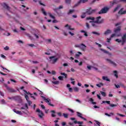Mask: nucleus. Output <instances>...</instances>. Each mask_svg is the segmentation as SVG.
Wrapping results in <instances>:
<instances>
[{
    "instance_id": "nucleus-2",
    "label": "nucleus",
    "mask_w": 126,
    "mask_h": 126,
    "mask_svg": "<svg viewBox=\"0 0 126 126\" xmlns=\"http://www.w3.org/2000/svg\"><path fill=\"white\" fill-rule=\"evenodd\" d=\"M87 19H89V20H92V21H94V22H96V23L100 24L103 23V19L101 18L100 16L97 17L95 18H94L93 17H88Z\"/></svg>"
},
{
    "instance_id": "nucleus-46",
    "label": "nucleus",
    "mask_w": 126,
    "mask_h": 126,
    "mask_svg": "<svg viewBox=\"0 0 126 126\" xmlns=\"http://www.w3.org/2000/svg\"><path fill=\"white\" fill-rule=\"evenodd\" d=\"M94 122H95V124H96V125H97L98 126H100L101 123L99 122L96 120H95Z\"/></svg>"
},
{
    "instance_id": "nucleus-48",
    "label": "nucleus",
    "mask_w": 126,
    "mask_h": 126,
    "mask_svg": "<svg viewBox=\"0 0 126 126\" xmlns=\"http://www.w3.org/2000/svg\"><path fill=\"white\" fill-rule=\"evenodd\" d=\"M58 79L59 80H63V77L62 76H60L58 77Z\"/></svg>"
},
{
    "instance_id": "nucleus-21",
    "label": "nucleus",
    "mask_w": 126,
    "mask_h": 126,
    "mask_svg": "<svg viewBox=\"0 0 126 126\" xmlns=\"http://www.w3.org/2000/svg\"><path fill=\"white\" fill-rule=\"evenodd\" d=\"M100 50L104 53L105 54H108V55H112V54L110 53L107 51L105 50V49H100Z\"/></svg>"
},
{
    "instance_id": "nucleus-35",
    "label": "nucleus",
    "mask_w": 126,
    "mask_h": 126,
    "mask_svg": "<svg viewBox=\"0 0 126 126\" xmlns=\"http://www.w3.org/2000/svg\"><path fill=\"white\" fill-rule=\"evenodd\" d=\"M120 8V6H117L114 10V12H116Z\"/></svg>"
},
{
    "instance_id": "nucleus-39",
    "label": "nucleus",
    "mask_w": 126,
    "mask_h": 126,
    "mask_svg": "<svg viewBox=\"0 0 126 126\" xmlns=\"http://www.w3.org/2000/svg\"><path fill=\"white\" fill-rule=\"evenodd\" d=\"M114 73L115 76L116 77V78H118V72H117V71H114Z\"/></svg>"
},
{
    "instance_id": "nucleus-56",
    "label": "nucleus",
    "mask_w": 126,
    "mask_h": 126,
    "mask_svg": "<svg viewBox=\"0 0 126 126\" xmlns=\"http://www.w3.org/2000/svg\"><path fill=\"white\" fill-rule=\"evenodd\" d=\"M121 25V23H118L115 24L116 27H117V26H120Z\"/></svg>"
},
{
    "instance_id": "nucleus-43",
    "label": "nucleus",
    "mask_w": 126,
    "mask_h": 126,
    "mask_svg": "<svg viewBox=\"0 0 126 126\" xmlns=\"http://www.w3.org/2000/svg\"><path fill=\"white\" fill-rule=\"evenodd\" d=\"M74 124H78V125H80V121H77L76 120L74 121Z\"/></svg>"
},
{
    "instance_id": "nucleus-55",
    "label": "nucleus",
    "mask_w": 126,
    "mask_h": 126,
    "mask_svg": "<svg viewBox=\"0 0 126 126\" xmlns=\"http://www.w3.org/2000/svg\"><path fill=\"white\" fill-rule=\"evenodd\" d=\"M63 66H68V64H67V63H64L63 64Z\"/></svg>"
},
{
    "instance_id": "nucleus-1",
    "label": "nucleus",
    "mask_w": 126,
    "mask_h": 126,
    "mask_svg": "<svg viewBox=\"0 0 126 126\" xmlns=\"http://www.w3.org/2000/svg\"><path fill=\"white\" fill-rule=\"evenodd\" d=\"M23 91L25 93V98H26V99L28 103L30 106V105L32 104V102H31V101L29 100V97H28V95H31V98H33V99H35V97H34V96L32 95V94H31V93H30L29 92H28L27 91H25V90H23Z\"/></svg>"
},
{
    "instance_id": "nucleus-23",
    "label": "nucleus",
    "mask_w": 126,
    "mask_h": 126,
    "mask_svg": "<svg viewBox=\"0 0 126 126\" xmlns=\"http://www.w3.org/2000/svg\"><path fill=\"white\" fill-rule=\"evenodd\" d=\"M81 55H82V53L80 52H77L75 54V57L76 58H79V57H80Z\"/></svg>"
},
{
    "instance_id": "nucleus-57",
    "label": "nucleus",
    "mask_w": 126,
    "mask_h": 126,
    "mask_svg": "<svg viewBox=\"0 0 126 126\" xmlns=\"http://www.w3.org/2000/svg\"><path fill=\"white\" fill-rule=\"evenodd\" d=\"M86 27H87V28H88V29H89V28H90L89 27V25L88 24V23H86Z\"/></svg>"
},
{
    "instance_id": "nucleus-64",
    "label": "nucleus",
    "mask_w": 126,
    "mask_h": 126,
    "mask_svg": "<svg viewBox=\"0 0 126 126\" xmlns=\"http://www.w3.org/2000/svg\"><path fill=\"white\" fill-rule=\"evenodd\" d=\"M52 22L53 23H58V21L56 20H54Z\"/></svg>"
},
{
    "instance_id": "nucleus-50",
    "label": "nucleus",
    "mask_w": 126,
    "mask_h": 126,
    "mask_svg": "<svg viewBox=\"0 0 126 126\" xmlns=\"http://www.w3.org/2000/svg\"><path fill=\"white\" fill-rule=\"evenodd\" d=\"M63 5H60L58 8H57L56 9H63Z\"/></svg>"
},
{
    "instance_id": "nucleus-45",
    "label": "nucleus",
    "mask_w": 126,
    "mask_h": 126,
    "mask_svg": "<svg viewBox=\"0 0 126 126\" xmlns=\"http://www.w3.org/2000/svg\"><path fill=\"white\" fill-rule=\"evenodd\" d=\"M0 103H1V104H5V100H4V99H2L0 101Z\"/></svg>"
},
{
    "instance_id": "nucleus-59",
    "label": "nucleus",
    "mask_w": 126,
    "mask_h": 126,
    "mask_svg": "<svg viewBox=\"0 0 126 126\" xmlns=\"http://www.w3.org/2000/svg\"><path fill=\"white\" fill-rule=\"evenodd\" d=\"M52 74H53V75H55L56 74V72L55 71H52L51 72Z\"/></svg>"
},
{
    "instance_id": "nucleus-30",
    "label": "nucleus",
    "mask_w": 126,
    "mask_h": 126,
    "mask_svg": "<svg viewBox=\"0 0 126 126\" xmlns=\"http://www.w3.org/2000/svg\"><path fill=\"white\" fill-rule=\"evenodd\" d=\"M48 15L51 17V18H52V19H55V16L52 15L51 13H48Z\"/></svg>"
},
{
    "instance_id": "nucleus-52",
    "label": "nucleus",
    "mask_w": 126,
    "mask_h": 126,
    "mask_svg": "<svg viewBox=\"0 0 126 126\" xmlns=\"http://www.w3.org/2000/svg\"><path fill=\"white\" fill-rule=\"evenodd\" d=\"M75 48H80V44H75Z\"/></svg>"
},
{
    "instance_id": "nucleus-62",
    "label": "nucleus",
    "mask_w": 126,
    "mask_h": 126,
    "mask_svg": "<svg viewBox=\"0 0 126 126\" xmlns=\"http://www.w3.org/2000/svg\"><path fill=\"white\" fill-rule=\"evenodd\" d=\"M1 58H2L3 59H5L6 57H5V56L3 55V54H1Z\"/></svg>"
},
{
    "instance_id": "nucleus-19",
    "label": "nucleus",
    "mask_w": 126,
    "mask_h": 126,
    "mask_svg": "<svg viewBox=\"0 0 126 126\" xmlns=\"http://www.w3.org/2000/svg\"><path fill=\"white\" fill-rule=\"evenodd\" d=\"M66 87L68 88L69 92H72V88H70V85L69 84H67Z\"/></svg>"
},
{
    "instance_id": "nucleus-4",
    "label": "nucleus",
    "mask_w": 126,
    "mask_h": 126,
    "mask_svg": "<svg viewBox=\"0 0 126 126\" xmlns=\"http://www.w3.org/2000/svg\"><path fill=\"white\" fill-rule=\"evenodd\" d=\"M49 59L51 63L55 64V63H56L59 60V57H57L56 56H53L49 57Z\"/></svg>"
},
{
    "instance_id": "nucleus-13",
    "label": "nucleus",
    "mask_w": 126,
    "mask_h": 126,
    "mask_svg": "<svg viewBox=\"0 0 126 126\" xmlns=\"http://www.w3.org/2000/svg\"><path fill=\"white\" fill-rule=\"evenodd\" d=\"M94 12H95V10H92V9L89 8L88 10H87L86 13H88V14H91Z\"/></svg>"
},
{
    "instance_id": "nucleus-41",
    "label": "nucleus",
    "mask_w": 126,
    "mask_h": 126,
    "mask_svg": "<svg viewBox=\"0 0 126 126\" xmlns=\"http://www.w3.org/2000/svg\"><path fill=\"white\" fill-rule=\"evenodd\" d=\"M52 83H53L54 84H59V83H60V82L59 81H52Z\"/></svg>"
},
{
    "instance_id": "nucleus-58",
    "label": "nucleus",
    "mask_w": 126,
    "mask_h": 126,
    "mask_svg": "<svg viewBox=\"0 0 126 126\" xmlns=\"http://www.w3.org/2000/svg\"><path fill=\"white\" fill-rule=\"evenodd\" d=\"M0 96H2V97H3V96H4V94L1 92H0Z\"/></svg>"
},
{
    "instance_id": "nucleus-20",
    "label": "nucleus",
    "mask_w": 126,
    "mask_h": 126,
    "mask_svg": "<svg viewBox=\"0 0 126 126\" xmlns=\"http://www.w3.org/2000/svg\"><path fill=\"white\" fill-rule=\"evenodd\" d=\"M111 33H112V31L110 30H107L104 32V35H109V34H111Z\"/></svg>"
},
{
    "instance_id": "nucleus-32",
    "label": "nucleus",
    "mask_w": 126,
    "mask_h": 126,
    "mask_svg": "<svg viewBox=\"0 0 126 126\" xmlns=\"http://www.w3.org/2000/svg\"><path fill=\"white\" fill-rule=\"evenodd\" d=\"M73 89L75 92H78V91H79V88H78L77 87H75L73 88Z\"/></svg>"
},
{
    "instance_id": "nucleus-6",
    "label": "nucleus",
    "mask_w": 126,
    "mask_h": 126,
    "mask_svg": "<svg viewBox=\"0 0 126 126\" xmlns=\"http://www.w3.org/2000/svg\"><path fill=\"white\" fill-rule=\"evenodd\" d=\"M110 8L108 7H104L103 8L101 9V10L98 12L99 14H102L103 13H107Z\"/></svg>"
},
{
    "instance_id": "nucleus-22",
    "label": "nucleus",
    "mask_w": 126,
    "mask_h": 126,
    "mask_svg": "<svg viewBox=\"0 0 126 126\" xmlns=\"http://www.w3.org/2000/svg\"><path fill=\"white\" fill-rule=\"evenodd\" d=\"M102 80H105V81H110V79L107 76H102Z\"/></svg>"
},
{
    "instance_id": "nucleus-15",
    "label": "nucleus",
    "mask_w": 126,
    "mask_h": 126,
    "mask_svg": "<svg viewBox=\"0 0 126 126\" xmlns=\"http://www.w3.org/2000/svg\"><path fill=\"white\" fill-rule=\"evenodd\" d=\"M89 101L90 102L92 105H96V102H94V99L92 98H90L89 99Z\"/></svg>"
},
{
    "instance_id": "nucleus-36",
    "label": "nucleus",
    "mask_w": 126,
    "mask_h": 126,
    "mask_svg": "<svg viewBox=\"0 0 126 126\" xmlns=\"http://www.w3.org/2000/svg\"><path fill=\"white\" fill-rule=\"evenodd\" d=\"M100 93H101V95H102V96H103V97L106 96V93H105V92H104L101 91V92H100Z\"/></svg>"
},
{
    "instance_id": "nucleus-38",
    "label": "nucleus",
    "mask_w": 126,
    "mask_h": 126,
    "mask_svg": "<svg viewBox=\"0 0 126 126\" xmlns=\"http://www.w3.org/2000/svg\"><path fill=\"white\" fill-rule=\"evenodd\" d=\"M116 115H117V116H119L120 117H126L125 115H123V114H120V113H116Z\"/></svg>"
},
{
    "instance_id": "nucleus-17",
    "label": "nucleus",
    "mask_w": 126,
    "mask_h": 126,
    "mask_svg": "<svg viewBox=\"0 0 126 126\" xmlns=\"http://www.w3.org/2000/svg\"><path fill=\"white\" fill-rule=\"evenodd\" d=\"M13 112H14V113H16V114H17L18 115H20V116H22L23 115V113L21 111H19L15 109L13 110Z\"/></svg>"
},
{
    "instance_id": "nucleus-8",
    "label": "nucleus",
    "mask_w": 126,
    "mask_h": 126,
    "mask_svg": "<svg viewBox=\"0 0 126 126\" xmlns=\"http://www.w3.org/2000/svg\"><path fill=\"white\" fill-rule=\"evenodd\" d=\"M41 98L43 99V100L46 102V103H48V105H50V106H53V104H51V102H50V99L46 98V97L41 95Z\"/></svg>"
},
{
    "instance_id": "nucleus-10",
    "label": "nucleus",
    "mask_w": 126,
    "mask_h": 126,
    "mask_svg": "<svg viewBox=\"0 0 126 126\" xmlns=\"http://www.w3.org/2000/svg\"><path fill=\"white\" fill-rule=\"evenodd\" d=\"M121 26L118 27L117 28L114 29V32L116 33V34H119V33L121 32Z\"/></svg>"
},
{
    "instance_id": "nucleus-33",
    "label": "nucleus",
    "mask_w": 126,
    "mask_h": 126,
    "mask_svg": "<svg viewBox=\"0 0 126 126\" xmlns=\"http://www.w3.org/2000/svg\"><path fill=\"white\" fill-rule=\"evenodd\" d=\"M81 18H85V17H86V13H83V14L81 16Z\"/></svg>"
},
{
    "instance_id": "nucleus-5",
    "label": "nucleus",
    "mask_w": 126,
    "mask_h": 126,
    "mask_svg": "<svg viewBox=\"0 0 126 126\" xmlns=\"http://www.w3.org/2000/svg\"><path fill=\"white\" fill-rule=\"evenodd\" d=\"M122 36V33H113L112 34L110 38H107L106 42L107 43H110L111 42V40H112V38H114V37H121Z\"/></svg>"
},
{
    "instance_id": "nucleus-11",
    "label": "nucleus",
    "mask_w": 126,
    "mask_h": 126,
    "mask_svg": "<svg viewBox=\"0 0 126 126\" xmlns=\"http://www.w3.org/2000/svg\"><path fill=\"white\" fill-rule=\"evenodd\" d=\"M80 49L81 50V51H83V52H84L85 50H86V45L84 44L83 43H82L80 44Z\"/></svg>"
},
{
    "instance_id": "nucleus-27",
    "label": "nucleus",
    "mask_w": 126,
    "mask_h": 126,
    "mask_svg": "<svg viewBox=\"0 0 126 126\" xmlns=\"http://www.w3.org/2000/svg\"><path fill=\"white\" fill-rule=\"evenodd\" d=\"M22 110H27L28 109V106H27V104H25V106L21 108Z\"/></svg>"
},
{
    "instance_id": "nucleus-26",
    "label": "nucleus",
    "mask_w": 126,
    "mask_h": 126,
    "mask_svg": "<svg viewBox=\"0 0 126 126\" xmlns=\"http://www.w3.org/2000/svg\"><path fill=\"white\" fill-rule=\"evenodd\" d=\"M88 0H80L79 2H78V4H79V3H85V2H87V1H88Z\"/></svg>"
},
{
    "instance_id": "nucleus-14",
    "label": "nucleus",
    "mask_w": 126,
    "mask_h": 126,
    "mask_svg": "<svg viewBox=\"0 0 126 126\" xmlns=\"http://www.w3.org/2000/svg\"><path fill=\"white\" fill-rule=\"evenodd\" d=\"M64 27L67 30H74V28H71V26L68 25V24L66 25Z\"/></svg>"
},
{
    "instance_id": "nucleus-34",
    "label": "nucleus",
    "mask_w": 126,
    "mask_h": 126,
    "mask_svg": "<svg viewBox=\"0 0 126 126\" xmlns=\"http://www.w3.org/2000/svg\"><path fill=\"white\" fill-rule=\"evenodd\" d=\"M61 75H63L65 78H67V74H65V73H61Z\"/></svg>"
},
{
    "instance_id": "nucleus-7",
    "label": "nucleus",
    "mask_w": 126,
    "mask_h": 126,
    "mask_svg": "<svg viewBox=\"0 0 126 126\" xmlns=\"http://www.w3.org/2000/svg\"><path fill=\"white\" fill-rule=\"evenodd\" d=\"M36 113H38V116L40 119L44 117V113L39 109L36 110Z\"/></svg>"
},
{
    "instance_id": "nucleus-3",
    "label": "nucleus",
    "mask_w": 126,
    "mask_h": 126,
    "mask_svg": "<svg viewBox=\"0 0 126 126\" xmlns=\"http://www.w3.org/2000/svg\"><path fill=\"white\" fill-rule=\"evenodd\" d=\"M116 41L118 42V43H122V45H124V44H125V43L126 42V33L123 34L122 37V39H116Z\"/></svg>"
},
{
    "instance_id": "nucleus-28",
    "label": "nucleus",
    "mask_w": 126,
    "mask_h": 126,
    "mask_svg": "<svg viewBox=\"0 0 126 126\" xmlns=\"http://www.w3.org/2000/svg\"><path fill=\"white\" fill-rule=\"evenodd\" d=\"M41 11L44 15H47V12L45 11V9L43 8H41Z\"/></svg>"
},
{
    "instance_id": "nucleus-40",
    "label": "nucleus",
    "mask_w": 126,
    "mask_h": 126,
    "mask_svg": "<svg viewBox=\"0 0 126 126\" xmlns=\"http://www.w3.org/2000/svg\"><path fill=\"white\" fill-rule=\"evenodd\" d=\"M13 32H14L15 33H19V31L17 30V29H14L13 30Z\"/></svg>"
},
{
    "instance_id": "nucleus-18",
    "label": "nucleus",
    "mask_w": 126,
    "mask_h": 126,
    "mask_svg": "<svg viewBox=\"0 0 126 126\" xmlns=\"http://www.w3.org/2000/svg\"><path fill=\"white\" fill-rule=\"evenodd\" d=\"M107 61L108 62H109V63H111V64H113V65H114V66H116L117 65V64H116V63H115V62L111 61V60L107 59Z\"/></svg>"
},
{
    "instance_id": "nucleus-54",
    "label": "nucleus",
    "mask_w": 126,
    "mask_h": 126,
    "mask_svg": "<svg viewBox=\"0 0 126 126\" xmlns=\"http://www.w3.org/2000/svg\"><path fill=\"white\" fill-rule=\"evenodd\" d=\"M95 44H96V45H97L98 46V47H99L100 48H101V47H102V45L101 44H100L97 42H95Z\"/></svg>"
},
{
    "instance_id": "nucleus-37",
    "label": "nucleus",
    "mask_w": 126,
    "mask_h": 126,
    "mask_svg": "<svg viewBox=\"0 0 126 126\" xmlns=\"http://www.w3.org/2000/svg\"><path fill=\"white\" fill-rule=\"evenodd\" d=\"M74 11V10H69V12H68V14H71L72 13H73Z\"/></svg>"
},
{
    "instance_id": "nucleus-42",
    "label": "nucleus",
    "mask_w": 126,
    "mask_h": 126,
    "mask_svg": "<svg viewBox=\"0 0 126 126\" xmlns=\"http://www.w3.org/2000/svg\"><path fill=\"white\" fill-rule=\"evenodd\" d=\"M63 116H64V118H65L66 119H67V117H68V114L63 113Z\"/></svg>"
},
{
    "instance_id": "nucleus-51",
    "label": "nucleus",
    "mask_w": 126,
    "mask_h": 126,
    "mask_svg": "<svg viewBox=\"0 0 126 126\" xmlns=\"http://www.w3.org/2000/svg\"><path fill=\"white\" fill-rule=\"evenodd\" d=\"M110 107H112L113 108L114 107H117V106H118V104H110Z\"/></svg>"
},
{
    "instance_id": "nucleus-25",
    "label": "nucleus",
    "mask_w": 126,
    "mask_h": 126,
    "mask_svg": "<svg viewBox=\"0 0 126 126\" xmlns=\"http://www.w3.org/2000/svg\"><path fill=\"white\" fill-rule=\"evenodd\" d=\"M96 86H97V87L100 88V87H102V86H104V84L102 83H99V84H96Z\"/></svg>"
},
{
    "instance_id": "nucleus-53",
    "label": "nucleus",
    "mask_w": 126,
    "mask_h": 126,
    "mask_svg": "<svg viewBox=\"0 0 126 126\" xmlns=\"http://www.w3.org/2000/svg\"><path fill=\"white\" fill-rule=\"evenodd\" d=\"M87 68L89 69V70H91L92 68V66H90V65H88L87 66Z\"/></svg>"
},
{
    "instance_id": "nucleus-31",
    "label": "nucleus",
    "mask_w": 126,
    "mask_h": 126,
    "mask_svg": "<svg viewBox=\"0 0 126 126\" xmlns=\"http://www.w3.org/2000/svg\"><path fill=\"white\" fill-rule=\"evenodd\" d=\"M65 2L67 4H70V2H71V0H65Z\"/></svg>"
},
{
    "instance_id": "nucleus-60",
    "label": "nucleus",
    "mask_w": 126,
    "mask_h": 126,
    "mask_svg": "<svg viewBox=\"0 0 126 126\" xmlns=\"http://www.w3.org/2000/svg\"><path fill=\"white\" fill-rule=\"evenodd\" d=\"M115 85V87H116V88H120L121 87V86L119 85Z\"/></svg>"
},
{
    "instance_id": "nucleus-12",
    "label": "nucleus",
    "mask_w": 126,
    "mask_h": 126,
    "mask_svg": "<svg viewBox=\"0 0 126 126\" xmlns=\"http://www.w3.org/2000/svg\"><path fill=\"white\" fill-rule=\"evenodd\" d=\"M77 115L79 117V118H81V119L84 120V121H87L85 118L82 117V114L80 113V112H77Z\"/></svg>"
},
{
    "instance_id": "nucleus-49",
    "label": "nucleus",
    "mask_w": 126,
    "mask_h": 126,
    "mask_svg": "<svg viewBox=\"0 0 126 126\" xmlns=\"http://www.w3.org/2000/svg\"><path fill=\"white\" fill-rule=\"evenodd\" d=\"M4 50H5V51H8V50H9V47L6 46L5 48H4Z\"/></svg>"
},
{
    "instance_id": "nucleus-63",
    "label": "nucleus",
    "mask_w": 126,
    "mask_h": 126,
    "mask_svg": "<svg viewBox=\"0 0 126 126\" xmlns=\"http://www.w3.org/2000/svg\"><path fill=\"white\" fill-rule=\"evenodd\" d=\"M69 34H70V35H71V36H73V35H74V33L71 32H69Z\"/></svg>"
},
{
    "instance_id": "nucleus-29",
    "label": "nucleus",
    "mask_w": 126,
    "mask_h": 126,
    "mask_svg": "<svg viewBox=\"0 0 126 126\" xmlns=\"http://www.w3.org/2000/svg\"><path fill=\"white\" fill-rule=\"evenodd\" d=\"M105 116H107V117H111V116H114V113H110L109 114L108 113L105 114Z\"/></svg>"
},
{
    "instance_id": "nucleus-47",
    "label": "nucleus",
    "mask_w": 126,
    "mask_h": 126,
    "mask_svg": "<svg viewBox=\"0 0 126 126\" xmlns=\"http://www.w3.org/2000/svg\"><path fill=\"white\" fill-rule=\"evenodd\" d=\"M110 101H103L102 103H106L107 104H108V105H110Z\"/></svg>"
},
{
    "instance_id": "nucleus-61",
    "label": "nucleus",
    "mask_w": 126,
    "mask_h": 126,
    "mask_svg": "<svg viewBox=\"0 0 126 126\" xmlns=\"http://www.w3.org/2000/svg\"><path fill=\"white\" fill-rule=\"evenodd\" d=\"M65 125H66V123L65 122H62V125L63 126H65Z\"/></svg>"
},
{
    "instance_id": "nucleus-9",
    "label": "nucleus",
    "mask_w": 126,
    "mask_h": 126,
    "mask_svg": "<svg viewBox=\"0 0 126 126\" xmlns=\"http://www.w3.org/2000/svg\"><path fill=\"white\" fill-rule=\"evenodd\" d=\"M88 20V22H89L90 23H92V25L93 27H98V24H97V23L92 21L91 20L87 19Z\"/></svg>"
},
{
    "instance_id": "nucleus-44",
    "label": "nucleus",
    "mask_w": 126,
    "mask_h": 126,
    "mask_svg": "<svg viewBox=\"0 0 126 126\" xmlns=\"http://www.w3.org/2000/svg\"><path fill=\"white\" fill-rule=\"evenodd\" d=\"M110 4H111V6H113V5H114V4H116V1H113L111 2Z\"/></svg>"
},
{
    "instance_id": "nucleus-24",
    "label": "nucleus",
    "mask_w": 126,
    "mask_h": 126,
    "mask_svg": "<svg viewBox=\"0 0 126 126\" xmlns=\"http://www.w3.org/2000/svg\"><path fill=\"white\" fill-rule=\"evenodd\" d=\"M51 113H52V114H51V116L53 117V118H55L56 117V111H55V110H52L51 111Z\"/></svg>"
},
{
    "instance_id": "nucleus-16",
    "label": "nucleus",
    "mask_w": 126,
    "mask_h": 126,
    "mask_svg": "<svg viewBox=\"0 0 126 126\" xmlns=\"http://www.w3.org/2000/svg\"><path fill=\"white\" fill-rule=\"evenodd\" d=\"M81 33H84V35L85 37H88V33L86 32V31L84 30H81L80 31Z\"/></svg>"
}]
</instances>
